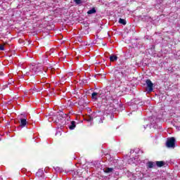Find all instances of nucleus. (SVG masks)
Here are the masks:
<instances>
[{
	"mask_svg": "<svg viewBox=\"0 0 180 180\" xmlns=\"http://www.w3.org/2000/svg\"><path fill=\"white\" fill-rule=\"evenodd\" d=\"M68 77H72V72H69L67 74Z\"/></svg>",
	"mask_w": 180,
	"mask_h": 180,
	"instance_id": "obj_20",
	"label": "nucleus"
},
{
	"mask_svg": "<svg viewBox=\"0 0 180 180\" xmlns=\"http://www.w3.org/2000/svg\"><path fill=\"white\" fill-rule=\"evenodd\" d=\"M43 175H44V172H43V170H39V171L36 173V176H38L39 178L43 176Z\"/></svg>",
	"mask_w": 180,
	"mask_h": 180,
	"instance_id": "obj_13",
	"label": "nucleus"
},
{
	"mask_svg": "<svg viewBox=\"0 0 180 180\" xmlns=\"http://www.w3.org/2000/svg\"><path fill=\"white\" fill-rule=\"evenodd\" d=\"M94 117L91 115H89V120H88V122H92V120H94Z\"/></svg>",
	"mask_w": 180,
	"mask_h": 180,
	"instance_id": "obj_17",
	"label": "nucleus"
},
{
	"mask_svg": "<svg viewBox=\"0 0 180 180\" xmlns=\"http://www.w3.org/2000/svg\"><path fill=\"white\" fill-rule=\"evenodd\" d=\"M26 124H27V120H26V119H25V118L20 119V126L21 127H25L26 126Z\"/></svg>",
	"mask_w": 180,
	"mask_h": 180,
	"instance_id": "obj_6",
	"label": "nucleus"
},
{
	"mask_svg": "<svg viewBox=\"0 0 180 180\" xmlns=\"http://www.w3.org/2000/svg\"><path fill=\"white\" fill-rule=\"evenodd\" d=\"M99 115H101V111H96V112H94L92 114H91V116L94 118V119H96V117H99Z\"/></svg>",
	"mask_w": 180,
	"mask_h": 180,
	"instance_id": "obj_9",
	"label": "nucleus"
},
{
	"mask_svg": "<svg viewBox=\"0 0 180 180\" xmlns=\"http://www.w3.org/2000/svg\"><path fill=\"white\" fill-rule=\"evenodd\" d=\"M147 168H154L155 167V162L149 161L146 164Z\"/></svg>",
	"mask_w": 180,
	"mask_h": 180,
	"instance_id": "obj_7",
	"label": "nucleus"
},
{
	"mask_svg": "<svg viewBox=\"0 0 180 180\" xmlns=\"http://www.w3.org/2000/svg\"><path fill=\"white\" fill-rule=\"evenodd\" d=\"M6 88H8V84L4 85V88H2V89H5Z\"/></svg>",
	"mask_w": 180,
	"mask_h": 180,
	"instance_id": "obj_21",
	"label": "nucleus"
},
{
	"mask_svg": "<svg viewBox=\"0 0 180 180\" xmlns=\"http://www.w3.org/2000/svg\"><path fill=\"white\" fill-rule=\"evenodd\" d=\"M75 127H76V125H75V121H72V122H71V125L69 127V129H70V130H74V129H75Z\"/></svg>",
	"mask_w": 180,
	"mask_h": 180,
	"instance_id": "obj_14",
	"label": "nucleus"
},
{
	"mask_svg": "<svg viewBox=\"0 0 180 180\" xmlns=\"http://www.w3.org/2000/svg\"><path fill=\"white\" fill-rule=\"evenodd\" d=\"M110 61L113 63V61H117V56L112 55L110 56Z\"/></svg>",
	"mask_w": 180,
	"mask_h": 180,
	"instance_id": "obj_11",
	"label": "nucleus"
},
{
	"mask_svg": "<svg viewBox=\"0 0 180 180\" xmlns=\"http://www.w3.org/2000/svg\"><path fill=\"white\" fill-rule=\"evenodd\" d=\"M74 2H75V4L77 5H79L81 4V0H74Z\"/></svg>",
	"mask_w": 180,
	"mask_h": 180,
	"instance_id": "obj_18",
	"label": "nucleus"
},
{
	"mask_svg": "<svg viewBox=\"0 0 180 180\" xmlns=\"http://www.w3.org/2000/svg\"><path fill=\"white\" fill-rule=\"evenodd\" d=\"M126 70H123V67L120 66L116 68L114 72L115 79L118 82H126L127 81V74Z\"/></svg>",
	"mask_w": 180,
	"mask_h": 180,
	"instance_id": "obj_1",
	"label": "nucleus"
},
{
	"mask_svg": "<svg viewBox=\"0 0 180 180\" xmlns=\"http://www.w3.org/2000/svg\"><path fill=\"white\" fill-rule=\"evenodd\" d=\"M166 147H167V148H175V138L172 137L167 139Z\"/></svg>",
	"mask_w": 180,
	"mask_h": 180,
	"instance_id": "obj_3",
	"label": "nucleus"
},
{
	"mask_svg": "<svg viewBox=\"0 0 180 180\" xmlns=\"http://www.w3.org/2000/svg\"><path fill=\"white\" fill-rule=\"evenodd\" d=\"M155 164H156L157 167H158L159 168H161V167H164V165H165V162L156 161Z\"/></svg>",
	"mask_w": 180,
	"mask_h": 180,
	"instance_id": "obj_8",
	"label": "nucleus"
},
{
	"mask_svg": "<svg viewBox=\"0 0 180 180\" xmlns=\"http://www.w3.org/2000/svg\"><path fill=\"white\" fill-rule=\"evenodd\" d=\"M0 75H4V72H0Z\"/></svg>",
	"mask_w": 180,
	"mask_h": 180,
	"instance_id": "obj_22",
	"label": "nucleus"
},
{
	"mask_svg": "<svg viewBox=\"0 0 180 180\" xmlns=\"http://www.w3.org/2000/svg\"><path fill=\"white\" fill-rule=\"evenodd\" d=\"M94 13H96V9L95 8H92L87 11V15H93Z\"/></svg>",
	"mask_w": 180,
	"mask_h": 180,
	"instance_id": "obj_10",
	"label": "nucleus"
},
{
	"mask_svg": "<svg viewBox=\"0 0 180 180\" xmlns=\"http://www.w3.org/2000/svg\"><path fill=\"white\" fill-rule=\"evenodd\" d=\"M104 172L105 174H110V172H113V168H112V167H106L104 169Z\"/></svg>",
	"mask_w": 180,
	"mask_h": 180,
	"instance_id": "obj_12",
	"label": "nucleus"
},
{
	"mask_svg": "<svg viewBox=\"0 0 180 180\" xmlns=\"http://www.w3.org/2000/svg\"><path fill=\"white\" fill-rule=\"evenodd\" d=\"M148 92H153L154 89V84L150 79H146V81Z\"/></svg>",
	"mask_w": 180,
	"mask_h": 180,
	"instance_id": "obj_4",
	"label": "nucleus"
},
{
	"mask_svg": "<svg viewBox=\"0 0 180 180\" xmlns=\"http://www.w3.org/2000/svg\"><path fill=\"white\" fill-rule=\"evenodd\" d=\"M63 119H64L63 115L58 113L50 117L49 118V121L53 122V123H56V124H59V126H61V124H63Z\"/></svg>",
	"mask_w": 180,
	"mask_h": 180,
	"instance_id": "obj_2",
	"label": "nucleus"
},
{
	"mask_svg": "<svg viewBox=\"0 0 180 180\" xmlns=\"http://www.w3.org/2000/svg\"><path fill=\"white\" fill-rule=\"evenodd\" d=\"M119 23H120L121 25H125L127 22H126V20L122 19V18H120L119 19Z\"/></svg>",
	"mask_w": 180,
	"mask_h": 180,
	"instance_id": "obj_15",
	"label": "nucleus"
},
{
	"mask_svg": "<svg viewBox=\"0 0 180 180\" xmlns=\"http://www.w3.org/2000/svg\"><path fill=\"white\" fill-rule=\"evenodd\" d=\"M5 51V45L1 44L0 45V51Z\"/></svg>",
	"mask_w": 180,
	"mask_h": 180,
	"instance_id": "obj_16",
	"label": "nucleus"
},
{
	"mask_svg": "<svg viewBox=\"0 0 180 180\" xmlns=\"http://www.w3.org/2000/svg\"><path fill=\"white\" fill-rule=\"evenodd\" d=\"M13 81L12 79H11L8 83V85H13Z\"/></svg>",
	"mask_w": 180,
	"mask_h": 180,
	"instance_id": "obj_19",
	"label": "nucleus"
},
{
	"mask_svg": "<svg viewBox=\"0 0 180 180\" xmlns=\"http://www.w3.org/2000/svg\"><path fill=\"white\" fill-rule=\"evenodd\" d=\"M131 58V56H129V57H127V58Z\"/></svg>",
	"mask_w": 180,
	"mask_h": 180,
	"instance_id": "obj_23",
	"label": "nucleus"
},
{
	"mask_svg": "<svg viewBox=\"0 0 180 180\" xmlns=\"http://www.w3.org/2000/svg\"><path fill=\"white\" fill-rule=\"evenodd\" d=\"M97 96H101L100 93H96V92H93L91 94V98L92 99H94V101H98V97Z\"/></svg>",
	"mask_w": 180,
	"mask_h": 180,
	"instance_id": "obj_5",
	"label": "nucleus"
}]
</instances>
